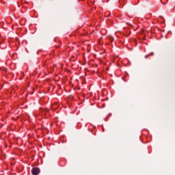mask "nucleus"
<instances>
[{"label":"nucleus","mask_w":175,"mask_h":175,"mask_svg":"<svg viewBox=\"0 0 175 175\" xmlns=\"http://www.w3.org/2000/svg\"><path fill=\"white\" fill-rule=\"evenodd\" d=\"M149 56L150 55H146V56H145V58H148Z\"/></svg>","instance_id":"20e7f679"},{"label":"nucleus","mask_w":175,"mask_h":175,"mask_svg":"<svg viewBox=\"0 0 175 175\" xmlns=\"http://www.w3.org/2000/svg\"><path fill=\"white\" fill-rule=\"evenodd\" d=\"M149 55H154V53H151Z\"/></svg>","instance_id":"7ed1b4c3"},{"label":"nucleus","mask_w":175,"mask_h":175,"mask_svg":"<svg viewBox=\"0 0 175 175\" xmlns=\"http://www.w3.org/2000/svg\"><path fill=\"white\" fill-rule=\"evenodd\" d=\"M109 40H111V42H113L114 41V38H113V37H111V36H109Z\"/></svg>","instance_id":"f03ea898"},{"label":"nucleus","mask_w":175,"mask_h":175,"mask_svg":"<svg viewBox=\"0 0 175 175\" xmlns=\"http://www.w3.org/2000/svg\"><path fill=\"white\" fill-rule=\"evenodd\" d=\"M40 173V170L39 168L34 167L31 170V174L38 175Z\"/></svg>","instance_id":"f257e3e1"}]
</instances>
